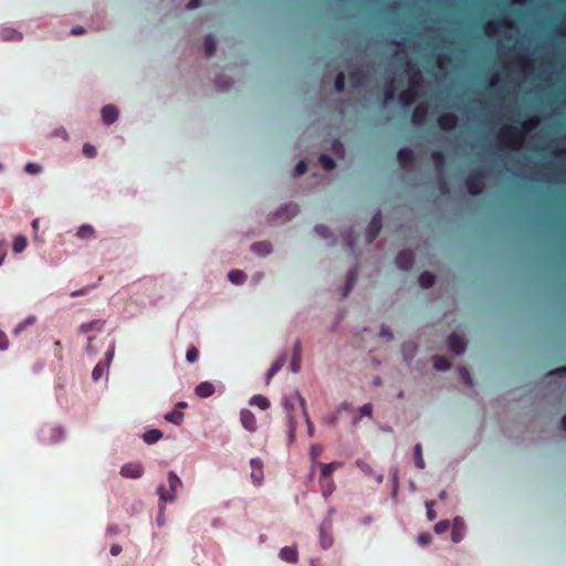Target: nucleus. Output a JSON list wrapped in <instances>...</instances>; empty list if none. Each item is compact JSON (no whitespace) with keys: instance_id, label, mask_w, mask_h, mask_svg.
Segmentation results:
<instances>
[{"instance_id":"40","label":"nucleus","mask_w":566,"mask_h":566,"mask_svg":"<svg viewBox=\"0 0 566 566\" xmlns=\"http://www.w3.org/2000/svg\"><path fill=\"white\" fill-rule=\"evenodd\" d=\"M27 247V239L23 235L15 237L13 241V251L15 253H21Z\"/></svg>"},{"instance_id":"14","label":"nucleus","mask_w":566,"mask_h":566,"mask_svg":"<svg viewBox=\"0 0 566 566\" xmlns=\"http://www.w3.org/2000/svg\"><path fill=\"white\" fill-rule=\"evenodd\" d=\"M280 558L286 563L295 564L298 560L296 546H285L280 551Z\"/></svg>"},{"instance_id":"36","label":"nucleus","mask_w":566,"mask_h":566,"mask_svg":"<svg viewBox=\"0 0 566 566\" xmlns=\"http://www.w3.org/2000/svg\"><path fill=\"white\" fill-rule=\"evenodd\" d=\"M319 482L324 497H328L335 489L334 481L332 479L324 480L323 478H321Z\"/></svg>"},{"instance_id":"29","label":"nucleus","mask_w":566,"mask_h":566,"mask_svg":"<svg viewBox=\"0 0 566 566\" xmlns=\"http://www.w3.org/2000/svg\"><path fill=\"white\" fill-rule=\"evenodd\" d=\"M394 78H390L385 83L384 86V97L386 102L392 101L396 96V88L394 85Z\"/></svg>"},{"instance_id":"37","label":"nucleus","mask_w":566,"mask_h":566,"mask_svg":"<svg viewBox=\"0 0 566 566\" xmlns=\"http://www.w3.org/2000/svg\"><path fill=\"white\" fill-rule=\"evenodd\" d=\"M322 453H323L322 444L316 443L311 447L310 457L313 461V465H317V463H319L317 461V459L322 455Z\"/></svg>"},{"instance_id":"19","label":"nucleus","mask_w":566,"mask_h":566,"mask_svg":"<svg viewBox=\"0 0 566 566\" xmlns=\"http://www.w3.org/2000/svg\"><path fill=\"white\" fill-rule=\"evenodd\" d=\"M342 462H337V461H334V462H331V463H317V467L321 468V478H323L324 480H328L331 479V475L332 473L342 468Z\"/></svg>"},{"instance_id":"50","label":"nucleus","mask_w":566,"mask_h":566,"mask_svg":"<svg viewBox=\"0 0 566 566\" xmlns=\"http://www.w3.org/2000/svg\"><path fill=\"white\" fill-rule=\"evenodd\" d=\"M307 170V164L304 160H301L294 168V176H301L305 174Z\"/></svg>"},{"instance_id":"6","label":"nucleus","mask_w":566,"mask_h":566,"mask_svg":"<svg viewBox=\"0 0 566 566\" xmlns=\"http://www.w3.org/2000/svg\"><path fill=\"white\" fill-rule=\"evenodd\" d=\"M415 263V255L410 250H402L396 256V264L399 269L408 271Z\"/></svg>"},{"instance_id":"53","label":"nucleus","mask_w":566,"mask_h":566,"mask_svg":"<svg viewBox=\"0 0 566 566\" xmlns=\"http://www.w3.org/2000/svg\"><path fill=\"white\" fill-rule=\"evenodd\" d=\"M418 542L421 545H428L431 542V535L428 533H421L418 536Z\"/></svg>"},{"instance_id":"39","label":"nucleus","mask_w":566,"mask_h":566,"mask_svg":"<svg viewBox=\"0 0 566 566\" xmlns=\"http://www.w3.org/2000/svg\"><path fill=\"white\" fill-rule=\"evenodd\" d=\"M319 163L323 166V168L325 170H327V171H329V170L335 168V161L328 155H325V154L321 155L319 156Z\"/></svg>"},{"instance_id":"23","label":"nucleus","mask_w":566,"mask_h":566,"mask_svg":"<svg viewBox=\"0 0 566 566\" xmlns=\"http://www.w3.org/2000/svg\"><path fill=\"white\" fill-rule=\"evenodd\" d=\"M509 27V22L505 19H501L497 22L489 21L484 23L483 30L486 35H493L497 31V25Z\"/></svg>"},{"instance_id":"8","label":"nucleus","mask_w":566,"mask_h":566,"mask_svg":"<svg viewBox=\"0 0 566 566\" xmlns=\"http://www.w3.org/2000/svg\"><path fill=\"white\" fill-rule=\"evenodd\" d=\"M240 421L244 429L250 432H255L258 429L256 418L249 409H242L240 412Z\"/></svg>"},{"instance_id":"55","label":"nucleus","mask_w":566,"mask_h":566,"mask_svg":"<svg viewBox=\"0 0 566 566\" xmlns=\"http://www.w3.org/2000/svg\"><path fill=\"white\" fill-rule=\"evenodd\" d=\"M293 357H300L302 356V345L300 340H296L293 346Z\"/></svg>"},{"instance_id":"12","label":"nucleus","mask_w":566,"mask_h":566,"mask_svg":"<svg viewBox=\"0 0 566 566\" xmlns=\"http://www.w3.org/2000/svg\"><path fill=\"white\" fill-rule=\"evenodd\" d=\"M397 159L402 167H410L415 164V154L410 148H401L397 153Z\"/></svg>"},{"instance_id":"62","label":"nucleus","mask_w":566,"mask_h":566,"mask_svg":"<svg viewBox=\"0 0 566 566\" xmlns=\"http://www.w3.org/2000/svg\"><path fill=\"white\" fill-rule=\"evenodd\" d=\"M109 552H111V554H112L113 556H118V555L122 553V546H120V545H118V544H113V545L111 546V551H109Z\"/></svg>"},{"instance_id":"13","label":"nucleus","mask_w":566,"mask_h":566,"mask_svg":"<svg viewBox=\"0 0 566 566\" xmlns=\"http://www.w3.org/2000/svg\"><path fill=\"white\" fill-rule=\"evenodd\" d=\"M23 39V35L21 32H19L18 30L13 29V28H3L1 31H0V40L1 41H4V42H20L22 41Z\"/></svg>"},{"instance_id":"59","label":"nucleus","mask_w":566,"mask_h":566,"mask_svg":"<svg viewBox=\"0 0 566 566\" xmlns=\"http://www.w3.org/2000/svg\"><path fill=\"white\" fill-rule=\"evenodd\" d=\"M250 464L252 467V470L261 471L262 469V461L259 459H251Z\"/></svg>"},{"instance_id":"5","label":"nucleus","mask_w":566,"mask_h":566,"mask_svg":"<svg viewBox=\"0 0 566 566\" xmlns=\"http://www.w3.org/2000/svg\"><path fill=\"white\" fill-rule=\"evenodd\" d=\"M381 230V214L380 212H377L371 221L369 222L367 230H366V237L368 243H371L379 234Z\"/></svg>"},{"instance_id":"48","label":"nucleus","mask_w":566,"mask_h":566,"mask_svg":"<svg viewBox=\"0 0 566 566\" xmlns=\"http://www.w3.org/2000/svg\"><path fill=\"white\" fill-rule=\"evenodd\" d=\"M83 154L87 158H94L97 154L96 148L91 144H84L83 146Z\"/></svg>"},{"instance_id":"33","label":"nucleus","mask_w":566,"mask_h":566,"mask_svg":"<svg viewBox=\"0 0 566 566\" xmlns=\"http://www.w3.org/2000/svg\"><path fill=\"white\" fill-rule=\"evenodd\" d=\"M357 277H358V273H357L356 269L348 271L344 295H347L349 293V291L354 287V285L356 284Z\"/></svg>"},{"instance_id":"25","label":"nucleus","mask_w":566,"mask_h":566,"mask_svg":"<svg viewBox=\"0 0 566 566\" xmlns=\"http://www.w3.org/2000/svg\"><path fill=\"white\" fill-rule=\"evenodd\" d=\"M161 437H163V432L159 429H150L144 433L143 439L146 443L153 444V443L157 442L158 440H160Z\"/></svg>"},{"instance_id":"56","label":"nucleus","mask_w":566,"mask_h":566,"mask_svg":"<svg viewBox=\"0 0 566 566\" xmlns=\"http://www.w3.org/2000/svg\"><path fill=\"white\" fill-rule=\"evenodd\" d=\"M315 231L317 232V234H319L323 238H327L329 234V230L326 226H317L315 228Z\"/></svg>"},{"instance_id":"51","label":"nucleus","mask_w":566,"mask_h":566,"mask_svg":"<svg viewBox=\"0 0 566 566\" xmlns=\"http://www.w3.org/2000/svg\"><path fill=\"white\" fill-rule=\"evenodd\" d=\"M35 318L34 317H28L24 322L20 323L15 329H14V334H19L23 328H25V326L28 325H32L34 323Z\"/></svg>"},{"instance_id":"52","label":"nucleus","mask_w":566,"mask_h":566,"mask_svg":"<svg viewBox=\"0 0 566 566\" xmlns=\"http://www.w3.org/2000/svg\"><path fill=\"white\" fill-rule=\"evenodd\" d=\"M290 367H291L292 373H294V374L298 373L301 369V358L292 356Z\"/></svg>"},{"instance_id":"10","label":"nucleus","mask_w":566,"mask_h":566,"mask_svg":"<svg viewBox=\"0 0 566 566\" xmlns=\"http://www.w3.org/2000/svg\"><path fill=\"white\" fill-rule=\"evenodd\" d=\"M144 469L140 463H127L120 469V474L128 479H138L143 475Z\"/></svg>"},{"instance_id":"46","label":"nucleus","mask_w":566,"mask_h":566,"mask_svg":"<svg viewBox=\"0 0 566 566\" xmlns=\"http://www.w3.org/2000/svg\"><path fill=\"white\" fill-rule=\"evenodd\" d=\"M449 527H450L449 521H447V520L440 521L434 525V532L438 534H442V533L447 532L449 530Z\"/></svg>"},{"instance_id":"3","label":"nucleus","mask_w":566,"mask_h":566,"mask_svg":"<svg viewBox=\"0 0 566 566\" xmlns=\"http://www.w3.org/2000/svg\"><path fill=\"white\" fill-rule=\"evenodd\" d=\"M484 177V168L478 167L465 178L464 184L470 195L478 196L482 192Z\"/></svg>"},{"instance_id":"30","label":"nucleus","mask_w":566,"mask_h":566,"mask_svg":"<svg viewBox=\"0 0 566 566\" xmlns=\"http://www.w3.org/2000/svg\"><path fill=\"white\" fill-rule=\"evenodd\" d=\"M451 366V361L449 358L444 356H434L433 357V367L437 370H448Z\"/></svg>"},{"instance_id":"42","label":"nucleus","mask_w":566,"mask_h":566,"mask_svg":"<svg viewBox=\"0 0 566 566\" xmlns=\"http://www.w3.org/2000/svg\"><path fill=\"white\" fill-rule=\"evenodd\" d=\"M199 359V350L196 346H190L186 352V360L190 364L196 363Z\"/></svg>"},{"instance_id":"22","label":"nucleus","mask_w":566,"mask_h":566,"mask_svg":"<svg viewBox=\"0 0 566 566\" xmlns=\"http://www.w3.org/2000/svg\"><path fill=\"white\" fill-rule=\"evenodd\" d=\"M295 397L300 400L301 402V407H302V411H303V416L305 418V422H306V426H307V433L310 437H313L314 434V424L313 422L311 421L310 417H308V413H307V410H306V401L303 397H301L297 392L295 395Z\"/></svg>"},{"instance_id":"11","label":"nucleus","mask_w":566,"mask_h":566,"mask_svg":"<svg viewBox=\"0 0 566 566\" xmlns=\"http://www.w3.org/2000/svg\"><path fill=\"white\" fill-rule=\"evenodd\" d=\"M448 344H449L450 349L457 355L462 354L467 348L465 340L463 339L462 336H460L457 333H452L449 335Z\"/></svg>"},{"instance_id":"4","label":"nucleus","mask_w":566,"mask_h":566,"mask_svg":"<svg viewBox=\"0 0 566 566\" xmlns=\"http://www.w3.org/2000/svg\"><path fill=\"white\" fill-rule=\"evenodd\" d=\"M332 520L325 518L319 526V544L323 549H328L333 545Z\"/></svg>"},{"instance_id":"2","label":"nucleus","mask_w":566,"mask_h":566,"mask_svg":"<svg viewBox=\"0 0 566 566\" xmlns=\"http://www.w3.org/2000/svg\"><path fill=\"white\" fill-rule=\"evenodd\" d=\"M168 483L170 489L169 491H167L164 485H159L157 489V494L164 504L167 502H174L177 490L182 485L181 480L174 471H169L168 473Z\"/></svg>"},{"instance_id":"58","label":"nucleus","mask_w":566,"mask_h":566,"mask_svg":"<svg viewBox=\"0 0 566 566\" xmlns=\"http://www.w3.org/2000/svg\"><path fill=\"white\" fill-rule=\"evenodd\" d=\"M360 413L363 416H367V417H370L371 413H373V406L371 403H365L361 408H360Z\"/></svg>"},{"instance_id":"21","label":"nucleus","mask_w":566,"mask_h":566,"mask_svg":"<svg viewBox=\"0 0 566 566\" xmlns=\"http://www.w3.org/2000/svg\"><path fill=\"white\" fill-rule=\"evenodd\" d=\"M349 82L353 87H360L366 82V74L361 70H354L349 73Z\"/></svg>"},{"instance_id":"24","label":"nucleus","mask_w":566,"mask_h":566,"mask_svg":"<svg viewBox=\"0 0 566 566\" xmlns=\"http://www.w3.org/2000/svg\"><path fill=\"white\" fill-rule=\"evenodd\" d=\"M251 250L259 255H268L272 251V247L269 242H256L251 245Z\"/></svg>"},{"instance_id":"63","label":"nucleus","mask_w":566,"mask_h":566,"mask_svg":"<svg viewBox=\"0 0 566 566\" xmlns=\"http://www.w3.org/2000/svg\"><path fill=\"white\" fill-rule=\"evenodd\" d=\"M427 517L428 520L430 521H433L436 518V513L434 511L431 509V505L429 503H427Z\"/></svg>"},{"instance_id":"31","label":"nucleus","mask_w":566,"mask_h":566,"mask_svg":"<svg viewBox=\"0 0 566 566\" xmlns=\"http://www.w3.org/2000/svg\"><path fill=\"white\" fill-rule=\"evenodd\" d=\"M165 420L176 426H180L184 421V413L179 410H172L165 415Z\"/></svg>"},{"instance_id":"35","label":"nucleus","mask_w":566,"mask_h":566,"mask_svg":"<svg viewBox=\"0 0 566 566\" xmlns=\"http://www.w3.org/2000/svg\"><path fill=\"white\" fill-rule=\"evenodd\" d=\"M415 101V97H413V94L406 90V91H402L398 94V102L402 105V106H410Z\"/></svg>"},{"instance_id":"60","label":"nucleus","mask_w":566,"mask_h":566,"mask_svg":"<svg viewBox=\"0 0 566 566\" xmlns=\"http://www.w3.org/2000/svg\"><path fill=\"white\" fill-rule=\"evenodd\" d=\"M6 255H7L6 243L3 241H0V265L2 264Z\"/></svg>"},{"instance_id":"7","label":"nucleus","mask_w":566,"mask_h":566,"mask_svg":"<svg viewBox=\"0 0 566 566\" xmlns=\"http://www.w3.org/2000/svg\"><path fill=\"white\" fill-rule=\"evenodd\" d=\"M113 357H114V345H112L111 348L106 353V363L105 364L98 363L94 367V369L92 371V378L94 381H98L103 377L105 370L108 369V365H109L111 360L113 359Z\"/></svg>"},{"instance_id":"1","label":"nucleus","mask_w":566,"mask_h":566,"mask_svg":"<svg viewBox=\"0 0 566 566\" xmlns=\"http://www.w3.org/2000/svg\"><path fill=\"white\" fill-rule=\"evenodd\" d=\"M530 128L528 122L523 123L521 127L505 126L500 130L499 138L507 146L517 147Z\"/></svg>"},{"instance_id":"15","label":"nucleus","mask_w":566,"mask_h":566,"mask_svg":"<svg viewBox=\"0 0 566 566\" xmlns=\"http://www.w3.org/2000/svg\"><path fill=\"white\" fill-rule=\"evenodd\" d=\"M286 354H282L280 357H277V359L272 364V366L270 367V369L268 370L266 373V377H265V381L266 384H270L271 379L274 377L275 374H277L282 367L285 365L286 363Z\"/></svg>"},{"instance_id":"47","label":"nucleus","mask_w":566,"mask_h":566,"mask_svg":"<svg viewBox=\"0 0 566 566\" xmlns=\"http://www.w3.org/2000/svg\"><path fill=\"white\" fill-rule=\"evenodd\" d=\"M24 170L25 172L30 174V175H36L39 172H41L42 168L40 165L38 164H34V163H28L24 167Z\"/></svg>"},{"instance_id":"49","label":"nucleus","mask_w":566,"mask_h":566,"mask_svg":"<svg viewBox=\"0 0 566 566\" xmlns=\"http://www.w3.org/2000/svg\"><path fill=\"white\" fill-rule=\"evenodd\" d=\"M356 465L357 468L363 471L365 474H371L373 472V469L370 467V464H368L366 461L364 460H357L356 461Z\"/></svg>"},{"instance_id":"20","label":"nucleus","mask_w":566,"mask_h":566,"mask_svg":"<svg viewBox=\"0 0 566 566\" xmlns=\"http://www.w3.org/2000/svg\"><path fill=\"white\" fill-rule=\"evenodd\" d=\"M104 324L105 322L102 321V319H95V321H92V322H88V323H83L78 331L80 333L82 334H88L90 332L92 331H102L104 328Z\"/></svg>"},{"instance_id":"54","label":"nucleus","mask_w":566,"mask_h":566,"mask_svg":"<svg viewBox=\"0 0 566 566\" xmlns=\"http://www.w3.org/2000/svg\"><path fill=\"white\" fill-rule=\"evenodd\" d=\"M283 406L287 412V417L289 416H292V410L294 409V403L291 399L289 398H285L284 401H283Z\"/></svg>"},{"instance_id":"45","label":"nucleus","mask_w":566,"mask_h":566,"mask_svg":"<svg viewBox=\"0 0 566 566\" xmlns=\"http://www.w3.org/2000/svg\"><path fill=\"white\" fill-rule=\"evenodd\" d=\"M458 523H459V518H455L454 527L451 533V538L454 543H459L463 538V534H462L461 530L459 528Z\"/></svg>"},{"instance_id":"27","label":"nucleus","mask_w":566,"mask_h":566,"mask_svg":"<svg viewBox=\"0 0 566 566\" xmlns=\"http://www.w3.org/2000/svg\"><path fill=\"white\" fill-rule=\"evenodd\" d=\"M434 282L436 276L431 272L424 271L419 275V284L424 289L431 287Z\"/></svg>"},{"instance_id":"34","label":"nucleus","mask_w":566,"mask_h":566,"mask_svg":"<svg viewBox=\"0 0 566 566\" xmlns=\"http://www.w3.org/2000/svg\"><path fill=\"white\" fill-rule=\"evenodd\" d=\"M245 273L241 270H232L228 274V279L233 284H242L245 281Z\"/></svg>"},{"instance_id":"64","label":"nucleus","mask_w":566,"mask_h":566,"mask_svg":"<svg viewBox=\"0 0 566 566\" xmlns=\"http://www.w3.org/2000/svg\"><path fill=\"white\" fill-rule=\"evenodd\" d=\"M92 342H93V338H92V337H88V338H87V345H86V347H85V349H86V352H87L88 354H94V353H96L95 348L93 347Z\"/></svg>"},{"instance_id":"43","label":"nucleus","mask_w":566,"mask_h":566,"mask_svg":"<svg viewBox=\"0 0 566 566\" xmlns=\"http://www.w3.org/2000/svg\"><path fill=\"white\" fill-rule=\"evenodd\" d=\"M345 74L343 72L338 73L335 77L334 88L337 93H342L345 90Z\"/></svg>"},{"instance_id":"38","label":"nucleus","mask_w":566,"mask_h":566,"mask_svg":"<svg viewBox=\"0 0 566 566\" xmlns=\"http://www.w3.org/2000/svg\"><path fill=\"white\" fill-rule=\"evenodd\" d=\"M415 462L418 469H424V460L422 458V447L420 443L415 446Z\"/></svg>"},{"instance_id":"17","label":"nucleus","mask_w":566,"mask_h":566,"mask_svg":"<svg viewBox=\"0 0 566 566\" xmlns=\"http://www.w3.org/2000/svg\"><path fill=\"white\" fill-rule=\"evenodd\" d=\"M118 117V111L114 105H106L102 108V119L106 125L113 124Z\"/></svg>"},{"instance_id":"18","label":"nucleus","mask_w":566,"mask_h":566,"mask_svg":"<svg viewBox=\"0 0 566 566\" xmlns=\"http://www.w3.org/2000/svg\"><path fill=\"white\" fill-rule=\"evenodd\" d=\"M427 107L422 104L417 105L411 114V122L415 125H422L427 118Z\"/></svg>"},{"instance_id":"26","label":"nucleus","mask_w":566,"mask_h":566,"mask_svg":"<svg viewBox=\"0 0 566 566\" xmlns=\"http://www.w3.org/2000/svg\"><path fill=\"white\" fill-rule=\"evenodd\" d=\"M94 234H95V230L90 224H82L78 228L77 233H76L77 238L83 239V240L93 239Z\"/></svg>"},{"instance_id":"28","label":"nucleus","mask_w":566,"mask_h":566,"mask_svg":"<svg viewBox=\"0 0 566 566\" xmlns=\"http://www.w3.org/2000/svg\"><path fill=\"white\" fill-rule=\"evenodd\" d=\"M250 405L256 406L262 410H266L270 407V401L262 395H255L250 399Z\"/></svg>"},{"instance_id":"9","label":"nucleus","mask_w":566,"mask_h":566,"mask_svg":"<svg viewBox=\"0 0 566 566\" xmlns=\"http://www.w3.org/2000/svg\"><path fill=\"white\" fill-rule=\"evenodd\" d=\"M458 125V116L454 113H443L438 117V126L441 130H450Z\"/></svg>"},{"instance_id":"32","label":"nucleus","mask_w":566,"mask_h":566,"mask_svg":"<svg viewBox=\"0 0 566 566\" xmlns=\"http://www.w3.org/2000/svg\"><path fill=\"white\" fill-rule=\"evenodd\" d=\"M205 50L208 56H212L217 50V42L212 34H208L205 38Z\"/></svg>"},{"instance_id":"44","label":"nucleus","mask_w":566,"mask_h":566,"mask_svg":"<svg viewBox=\"0 0 566 566\" xmlns=\"http://www.w3.org/2000/svg\"><path fill=\"white\" fill-rule=\"evenodd\" d=\"M289 442L293 443L296 434V421L293 416H289Z\"/></svg>"},{"instance_id":"57","label":"nucleus","mask_w":566,"mask_h":566,"mask_svg":"<svg viewBox=\"0 0 566 566\" xmlns=\"http://www.w3.org/2000/svg\"><path fill=\"white\" fill-rule=\"evenodd\" d=\"M8 338L7 335L0 329V350H4L8 348Z\"/></svg>"},{"instance_id":"41","label":"nucleus","mask_w":566,"mask_h":566,"mask_svg":"<svg viewBox=\"0 0 566 566\" xmlns=\"http://www.w3.org/2000/svg\"><path fill=\"white\" fill-rule=\"evenodd\" d=\"M431 158L438 168H443L446 164V156L442 151L434 150L431 153Z\"/></svg>"},{"instance_id":"16","label":"nucleus","mask_w":566,"mask_h":566,"mask_svg":"<svg viewBox=\"0 0 566 566\" xmlns=\"http://www.w3.org/2000/svg\"><path fill=\"white\" fill-rule=\"evenodd\" d=\"M216 391L214 386L209 381H202L195 388V394L200 398H209Z\"/></svg>"},{"instance_id":"61","label":"nucleus","mask_w":566,"mask_h":566,"mask_svg":"<svg viewBox=\"0 0 566 566\" xmlns=\"http://www.w3.org/2000/svg\"><path fill=\"white\" fill-rule=\"evenodd\" d=\"M462 378H463L464 382L468 386H472L473 385L472 378H471L470 373L468 370L464 369L462 371Z\"/></svg>"}]
</instances>
